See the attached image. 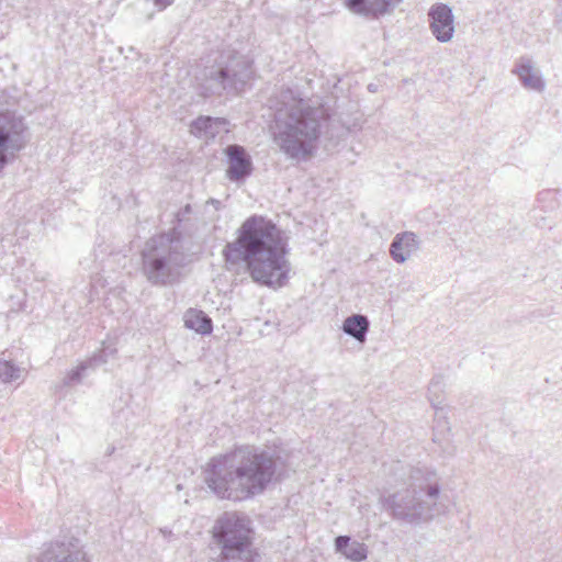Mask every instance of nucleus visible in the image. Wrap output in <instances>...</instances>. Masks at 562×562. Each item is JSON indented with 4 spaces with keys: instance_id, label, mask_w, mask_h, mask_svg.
Wrapping results in <instances>:
<instances>
[{
    "instance_id": "1",
    "label": "nucleus",
    "mask_w": 562,
    "mask_h": 562,
    "mask_svg": "<svg viewBox=\"0 0 562 562\" xmlns=\"http://www.w3.org/2000/svg\"><path fill=\"white\" fill-rule=\"evenodd\" d=\"M286 239L272 221L252 215L239 227L237 239L223 249L231 263L245 261L254 281L271 286H283L291 270L286 259Z\"/></svg>"
},
{
    "instance_id": "2",
    "label": "nucleus",
    "mask_w": 562,
    "mask_h": 562,
    "mask_svg": "<svg viewBox=\"0 0 562 562\" xmlns=\"http://www.w3.org/2000/svg\"><path fill=\"white\" fill-rule=\"evenodd\" d=\"M207 467L209 488L220 498L234 502L263 493L277 473L273 454L249 445L213 458Z\"/></svg>"
},
{
    "instance_id": "3",
    "label": "nucleus",
    "mask_w": 562,
    "mask_h": 562,
    "mask_svg": "<svg viewBox=\"0 0 562 562\" xmlns=\"http://www.w3.org/2000/svg\"><path fill=\"white\" fill-rule=\"evenodd\" d=\"M285 99L288 94L283 95L281 106L274 114V142L289 158L305 160L317 148L323 111L303 99Z\"/></svg>"
},
{
    "instance_id": "4",
    "label": "nucleus",
    "mask_w": 562,
    "mask_h": 562,
    "mask_svg": "<svg viewBox=\"0 0 562 562\" xmlns=\"http://www.w3.org/2000/svg\"><path fill=\"white\" fill-rule=\"evenodd\" d=\"M440 491L435 470L413 468L403 486L384 498V507L394 520L418 526L440 514Z\"/></svg>"
},
{
    "instance_id": "5",
    "label": "nucleus",
    "mask_w": 562,
    "mask_h": 562,
    "mask_svg": "<svg viewBox=\"0 0 562 562\" xmlns=\"http://www.w3.org/2000/svg\"><path fill=\"white\" fill-rule=\"evenodd\" d=\"M187 255L180 235L176 232L150 237L142 250V270L149 283L169 286L179 282Z\"/></svg>"
},
{
    "instance_id": "6",
    "label": "nucleus",
    "mask_w": 562,
    "mask_h": 562,
    "mask_svg": "<svg viewBox=\"0 0 562 562\" xmlns=\"http://www.w3.org/2000/svg\"><path fill=\"white\" fill-rule=\"evenodd\" d=\"M218 562H252L250 520L236 512L224 513L213 526Z\"/></svg>"
},
{
    "instance_id": "7",
    "label": "nucleus",
    "mask_w": 562,
    "mask_h": 562,
    "mask_svg": "<svg viewBox=\"0 0 562 562\" xmlns=\"http://www.w3.org/2000/svg\"><path fill=\"white\" fill-rule=\"evenodd\" d=\"M29 139V127L23 116L9 109L0 110V172L10 158L26 147Z\"/></svg>"
},
{
    "instance_id": "8",
    "label": "nucleus",
    "mask_w": 562,
    "mask_h": 562,
    "mask_svg": "<svg viewBox=\"0 0 562 562\" xmlns=\"http://www.w3.org/2000/svg\"><path fill=\"white\" fill-rule=\"evenodd\" d=\"M442 383L439 379H432L428 386V400L435 409V426L432 441L441 448L442 452L453 456L456 448L451 445V428L442 406Z\"/></svg>"
},
{
    "instance_id": "9",
    "label": "nucleus",
    "mask_w": 562,
    "mask_h": 562,
    "mask_svg": "<svg viewBox=\"0 0 562 562\" xmlns=\"http://www.w3.org/2000/svg\"><path fill=\"white\" fill-rule=\"evenodd\" d=\"M247 77L246 72L239 75L228 66L213 65L205 67L196 79L200 80L203 93H221L226 89L237 90L238 83L244 85Z\"/></svg>"
},
{
    "instance_id": "10",
    "label": "nucleus",
    "mask_w": 562,
    "mask_h": 562,
    "mask_svg": "<svg viewBox=\"0 0 562 562\" xmlns=\"http://www.w3.org/2000/svg\"><path fill=\"white\" fill-rule=\"evenodd\" d=\"M427 15L429 30L435 38L440 43L451 42L456 32L451 7L437 2L429 8Z\"/></svg>"
},
{
    "instance_id": "11",
    "label": "nucleus",
    "mask_w": 562,
    "mask_h": 562,
    "mask_svg": "<svg viewBox=\"0 0 562 562\" xmlns=\"http://www.w3.org/2000/svg\"><path fill=\"white\" fill-rule=\"evenodd\" d=\"M224 153L227 157L226 176L231 181L244 180L251 175V157L243 146L228 145Z\"/></svg>"
},
{
    "instance_id": "12",
    "label": "nucleus",
    "mask_w": 562,
    "mask_h": 562,
    "mask_svg": "<svg viewBox=\"0 0 562 562\" xmlns=\"http://www.w3.org/2000/svg\"><path fill=\"white\" fill-rule=\"evenodd\" d=\"M35 562H89L86 552L72 542L50 544Z\"/></svg>"
},
{
    "instance_id": "13",
    "label": "nucleus",
    "mask_w": 562,
    "mask_h": 562,
    "mask_svg": "<svg viewBox=\"0 0 562 562\" xmlns=\"http://www.w3.org/2000/svg\"><path fill=\"white\" fill-rule=\"evenodd\" d=\"M512 72L518 77L527 90L542 92L546 89V81L540 69L529 57L522 56L517 59Z\"/></svg>"
},
{
    "instance_id": "14",
    "label": "nucleus",
    "mask_w": 562,
    "mask_h": 562,
    "mask_svg": "<svg viewBox=\"0 0 562 562\" xmlns=\"http://www.w3.org/2000/svg\"><path fill=\"white\" fill-rule=\"evenodd\" d=\"M402 0H342L346 8L355 14L378 18L389 13Z\"/></svg>"
},
{
    "instance_id": "15",
    "label": "nucleus",
    "mask_w": 562,
    "mask_h": 562,
    "mask_svg": "<svg viewBox=\"0 0 562 562\" xmlns=\"http://www.w3.org/2000/svg\"><path fill=\"white\" fill-rule=\"evenodd\" d=\"M419 238L415 233H398L390 245V255L395 262L404 263L419 249Z\"/></svg>"
},
{
    "instance_id": "16",
    "label": "nucleus",
    "mask_w": 562,
    "mask_h": 562,
    "mask_svg": "<svg viewBox=\"0 0 562 562\" xmlns=\"http://www.w3.org/2000/svg\"><path fill=\"white\" fill-rule=\"evenodd\" d=\"M228 121L223 117L200 116L190 125V132L203 139H213L221 133H227Z\"/></svg>"
},
{
    "instance_id": "17",
    "label": "nucleus",
    "mask_w": 562,
    "mask_h": 562,
    "mask_svg": "<svg viewBox=\"0 0 562 562\" xmlns=\"http://www.w3.org/2000/svg\"><path fill=\"white\" fill-rule=\"evenodd\" d=\"M336 551L341 553L348 560L361 562L367 559V546L359 541H351L349 536H338L335 539Z\"/></svg>"
},
{
    "instance_id": "18",
    "label": "nucleus",
    "mask_w": 562,
    "mask_h": 562,
    "mask_svg": "<svg viewBox=\"0 0 562 562\" xmlns=\"http://www.w3.org/2000/svg\"><path fill=\"white\" fill-rule=\"evenodd\" d=\"M369 328V318L362 314H353L348 316L342 323L344 333L355 338L360 344L366 341Z\"/></svg>"
},
{
    "instance_id": "19",
    "label": "nucleus",
    "mask_w": 562,
    "mask_h": 562,
    "mask_svg": "<svg viewBox=\"0 0 562 562\" xmlns=\"http://www.w3.org/2000/svg\"><path fill=\"white\" fill-rule=\"evenodd\" d=\"M106 363L103 355H93L91 358L80 362L76 368L71 369L64 378V385L71 386L80 383L86 376L87 370H94L97 367Z\"/></svg>"
},
{
    "instance_id": "20",
    "label": "nucleus",
    "mask_w": 562,
    "mask_h": 562,
    "mask_svg": "<svg viewBox=\"0 0 562 562\" xmlns=\"http://www.w3.org/2000/svg\"><path fill=\"white\" fill-rule=\"evenodd\" d=\"M184 325L201 335L212 333V319L202 311L189 310L184 315Z\"/></svg>"
},
{
    "instance_id": "21",
    "label": "nucleus",
    "mask_w": 562,
    "mask_h": 562,
    "mask_svg": "<svg viewBox=\"0 0 562 562\" xmlns=\"http://www.w3.org/2000/svg\"><path fill=\"white\" fill-rule=\"evenodd\" d=\"M24 373V368L16 366L10 360L0 359V380L3 383H12L22 380Z\"/></svg>"
},
{
    "instance_id": "22",
    "label": "nucleus",
    "mask_w": 562,
    "mask_h": 562,
    "mask_svg": "<svg viewBox=\"0 0 562 562\" xmlns=\"http://www.w3.org/2000/svg\"><path fill=\"white\" fill-rule=\"evenodd\" d=\"M94 355H103V358L106 359V362L109 361V358H113L116 355V349L114 347H103L99 352H95Z\"/></svg>"
},
{
    "instance_id": "23",
    "label": "nucleus",
    "mask_w": 562,
    "mask_h": 562,
    "mask_svg": "<svg viewBox=\"0 0 562 562\" xmlns=\"http://www.w3.org/2000/svg\"><path fill=\"white\" fill-rule=\"evenodd\" d=\"M157 7H159L160 10L165 9L166 7L170 5L173 0H153Z\"/></svg>"
},
{
    "instance_id": "24",
    "label": "nucleus",
    "mask_w": 562,
    "mask_h": 562,
    "mask_svg": "<svg viewBox=\"0 0 562 562\" xmlns=\"http://www.w3.org/2000/svg\"><path fill=\"white\" fill-rule=\"evenodd\" d=\"M546 195H548V191H543L539 194L540 199H543Z\"/></svg>"
},
{
    "instance_id": "25",
    "label": "nucleus",
    "mask_w": 562,
    "mask_h": 562,
    "mask_svg": "<svg viewBox=\"0 0 562 562\" xmlns=\"http://www.w3.org/2000/svg\"><path fill=\"white\" fill-rule=\"evenodd\" d=\"M113 451H114V447L109 448L108 454L113 453Z\"/></svg>"
},
{
    "instance_id": "26",
    "label": "nucleus",
    "mask_w": 562,
    "mask_h": 562,
    "mask_svg": "<svg viewBox=\"0 0 562 562\" xmlns=\"http://www.w3.org/2000/svg\"><path fill=\"white\" fill-rule=\"evenodd\" d=\"M212 203H213V205H216V203H218V201L212 200Z\"/></svg>"
},
{
    "instance_id": "27",
    "label": "nucleus",
    "mask_w": 562,
    "mask_h": 562,
    "mask_svg": "<svg viewBox=\"0 0 562 562\" xmlns=\"http://www.w3.org/2000/svg\"><path fill=\"white\" fill-rule=\"evenodd\" d=\"M212 203H213V205H216V203H218V201L212 200Z\"/></svg>"
},
{
    "instance_id": "28",
    "label": "nucleus",
    "mask_w": 562,
    "mask_h": 562,
    "mask_svg": "<svg viewBox=\"0 0 562 562\" xmlns=\"http://www.w3.org/2000/svg\"><path fill=\"white\" fill-rule=\"evenodd\" d=\"M189 210H190V205H187L186 211L189 212Z\"/></svg>"
}]
</instances>
